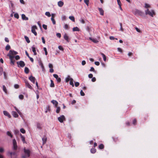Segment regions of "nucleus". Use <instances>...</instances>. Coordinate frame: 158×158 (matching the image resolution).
I'll return each instance as SVG.
<instances>
[{
    "label": "nucleus",
    "mask_w": 158,
    "mask_h": 158,
    "mask_svg": "<svg viewBox=\"0 0 158 158\" xmlns=\"http://www.w3.org/2000/svg\"><path fill=\"white\" fill-rule=\"evenodd\" d=\"M23 151L25 155H22V158H26L29 157L30 156V151L28 149H26L25 148L23 149Z\"/></svg>",
    "instance_id": "1"
},
{
    "label": "nucleus",
    "mask_w": 158,
    "mask_h": 158,
    "mask_svg": "<svg viewBox=\"0 0 158 158\" xmlns=\"http://www.w3.org/2000/svg\"><path fill=\"white\" fill-rule=\"evenodd\" d=\"M145 12L146 15H148L152 17H153V15H155V12L153 10H151V11H150L149 9H147L145 10Z\"/></svg>",
    "instance_id": "2"
},
{
    "label": "nucleus",
    "mask_w": 158,
    "mask_h": 158,
    "mask_svg": "<svg viewBox=\"0 0 158 158\" xmlns=\"http://www.w3.org/2000/svg\"><path fill=\"white\" fill-rule=\"evenodd\" d=\"M134 14L135 15H139L141 16H143L144 15V13L143 12L140 10L138 9H136L134 11Z\"/></svg>",
    "instance_id": "3"
},
{
    "label": "nucleus",
    "mask_w": 158,
    "mask_h": 158,
    "mask_svg": "<svg viewBox=\"0 0 158 158\" xmlns=\"http://www.w3.org/2000/svg\"><path fill=\"white\" fill-rule=\"evenodd\" d=\"M13 143V148L12 149L14 150H16L17 148V142L15 139H14L12 140Z\"/></svg>",
    "instance_id": "4"
},
{
    "label": "nucleus",
    "mask_w": 158,
    "mask_h": 158,
    "mask_svg": "<svg viewBox=\"0 0 158 158\" xmlns=\"http://www.w3.org/2000/svg\"><path fill=\"white\" fill-rule=\"evenodd\" d=\"M37 29V28L36 26H33L31 27V31L35 36H36L37 35V32L35 31V29Z\"/></svg>",
    "instance_id": "5"
},
{
    "label": "nucleus",
    "mask_w": 158,
    "mask_h": 158,
    "mask_svg": "<svg viewBox=\"0 0 158 158\" xmlns=\"http://www.w3.org/2000/svg\"><path fill=\"white\" fill-rule=\"evenodd\" d=\"M58 119L60 123H62L64 120H65V118L64 115H61L58 118Z\"/></svg>",
    "instance_id": "6"
},
{
    "label": "nucleus",
    "mask_w": 158,
    "mask_h": 158,
    "mask_svg": "<svg viewBox=\"0 0 158 158\" xmlns=\"http://www.w3.org/2000/svg\"><path fill=\"white\" fill-rule=\"evenodd\" d=\"M17 63L18 66L22 68L25 65L24 62L22 60L17 62Z\"/></svg>",
    "instance_id": "7"
},
{
    "label": "nucleus",
    "mask_w": 158,
    "mask_h": 158,
    "mask_svg": "<svg viewBox=\"0 0 158 158\" xmlns=\"http://www.w3.org/2000/svg\"><path fill=\"white\" fill-rule=\"evenodd\" d=\"M53 77L56 78L57 82L58 83H60L61 81V78L59 77L58 75L56 74H54L53 75Z\"/></svg>",
    "instance_id": "8"
},
{
    "label": "nucleus",
    "mask_w": 158,
    "mask_h": 158,
    "mask_svg": "<svg viewBox=\"0 0 158 158\" xmlns=\"http://www.w3.org/2000/svg\"><path fill=\"white\" fill-rule=\"evenodd\" d=\"M25 82L26 85V86L29 89H33L31 86L29 84L28 81L26 80L25 81Z\"/></svg>",
    "instance_id": "9"
},
{
    "label": "nucleus",
    "mask_w": 158,
    "mask_h": 158,
    "mask_svg": "<svg viewBox=\"0 0 158 158\" xmlns=\"http://www.w3.org/2000/svg\"><path fill=\"white\" fill-rule=\"evenodd\" d=\"M29 79L33 84L35 83V77H33L32 76H31L29 77Z\"/></svg>",
    "instance_id": "10"
},
{
    "label": "nucleus",
    "mask_w": 158,
    "mask_h": 158,
    "mask_svg": "<svg viewBox=\"0 0 158 158\" xmlns=\"http://www.w3.org/2000/svg\"><path fill=\"white\" fill-rule=\"evenodd\" d=\"M3 114L5 116L8 117L9 118H10L11 116L10 114L6 111L4 110L3 111Z\"/></svg>",
    "instance_id": "11"
},
{
    "label": "nucleus",
    "mask_w": 158,
    "mask_h": 158,
    "mask_svg": "<svg viewBox=\"0 0 158 158\" xmlns=\"http://www.w3.org/2000/svg\"><path fill=\"white\" fill-rule=\"evenodd\" d=\"M51 102L55 105L56 107L57 106L58 102L54 100H52L51 101Z\"/></svg>",
    "instance_id": "12"
},
{
    "label": "nucleus",
    "mask_w": 158,
    "mask_h": 158,
    "mask_svg": "<svg viewBox=\"0 0 158 158\" xmlns=\"http://www.w3.org/2000/svg\"><path fill=\"white\" fill-rule=\"evenodd\" d=\"M39 64L40 65L42 71H43L44 69V68L43 65V64L41 61H39Z\"/></svg>",
    "instance_id": "13"
},
{
    "label": "nucleus",
    "mask_w": 158,
    "mask_h": 158,
    "mask_svg": "<svg viewBox=\"0 0 158 158\" xmlns=\"http://www.w3.org/2000/svg\"><path fill=\"white\" fill-rule=\"evenodd\" d=\"M12 114L13 116L15 118H17L19 115L15 111H12Z\"/></svg>",
    "instance_id": "14"
},
{
    "label": "nucleus",
    "mask_w": 158,
    "mask_h": 158,
    "mask_svg": "<svg viewBox=\"0 0 158 158\" xmlns=\"http://www.w3.org/2000/svg\"><path fill=\"white\" fill-rule=\"evenodd\" d=\"M98 10L100 12V15L102 16L103 15L104 11L103 9L102 8H98Z\"/></svg>",
    "instance_id": "15"
},
{
    "label": "nucleus",
    "mask_w": 158,
    "mask_h": 158,
    "mask_svg": "<svg viewBox=\"0 0 158 158\" xmlns=\"http://www.w3.org/2000/svg\"><path fill=\"white\" fill-rule=\"evenodd\" d=\"M89 39L95 43H97L98 42V41L96 39L92 38L91 37H89Z\"/></svg>",
    "instance_id": "16"
},
{
    "label": "nucleus",
    "mask_w": 158,
    "mask_h": 158,
    "mask_svg": "<svg viewBox=\"0 0 158 158\" xmlns=\"http://www.w3.org/2000/svg\"><path fill=\"white\" fill-rule=\"evenodd\" d=\"M20 136L21 138V139L22 141H23V143H26V142L25 140V137L24 136H23L21 134H20Z\"/></svg>",
    "instance_id": "17"
},
{
    "label": "nucleus",
    "mask_w": 158,
    "mask_h": 158,
    "mask_svg": "<svg viewBox=\"0 0 158 158\" xmlns=\"http://www.w3.org/2000/svg\"><path fill=\"white\" fill-rule=\"evenodd\" d=\"M22 18L23 20H28V17L26 16L25 15L23 14L22 15Z\"/></svg>",
    "instance_id": "18"
},
{
    "label": "nucleus",
    "mask_w": 158,
    "mask_h": 158,
    "mask_svg": "<svg viewBox=\"0 0 158 158\" xmlns=\"http://www.w3.org/2000/svg\"><path fill=\"white\" fill-rule=\"evenodd\" d=\"M64 38L67 42H69V37L67 34H64Z\"/></svg>",
    "instance_id": "19"
},
{
    "label": "nucleus",
    "mask_w": 158,
    "mask_h": 158,
    "mask_svg": "<svg viewBox=\"0 0 158 158\" xmlns=\"http://www.w3.org/2000/svg\"><path fill=\"white\" fill-rule=\"evenodd\" d=\"M10 54H12V55H15L18 54V52L16 51H15L13 50H10L9 52Z\"/></svg>",
    "instance_id": "20"
},
{
    "label": "nucleus",
    "mask_w": 158,
    "mask_h": 158,
    "mask_svg": "<svg viewBox=\"0 0 158 158\" xmlns=\"http://www.w3.org/2000/svg\"><path fill=\"white\" fill-rule=\"evenodd\" d=\"M3 90L5 92V94H8V91L5 85H3Z\"/></svg>",
    "instance_id": "21"
},
{
    "label": "nucleus",
    "mask_w": 158,
    "mask_h": 158,
    "mask_svg": "<svg viewBox=\"0 0 158 158\" xmlns=\"http://www.w3.org/2000/svg\"><path fill=\"white\" fill-rule=\"evenodd\" d=\"M64 3L63 2L61 1H60L58 2V5L60 7H62L64 5Z\"/></svg>",
    "instance_id": "22"
},
{
    "label": "nucleus",
    "mask_w": 158,
    "mask_h": 158,
    "mask_svg": "<svg viewBox=\"0 0 158 158\" xmlns=\"http://www.w3.org/2000/svg\"><path fill=\"white\" fill-rule=\"evenodd\" d=\"M7 56L9 57V58L10 60H13V58H14V56H13L12 54H10V53H9L7 54Z\"/></svg>",
    "instance_id": "23"
},
{
    "label": "nucleus",
    "mask_w": 158,
    "mask_h": 158,
    "mask_svg": "<svg viewBox=\"0 0 158 158\" xmlns=\"http://www.w3.org/2000/svg\"><path fill=\"white\" fill-rule=\"evenodd\" d=\"M71 78L69 75H68L67 77L65 79V81L66 82H68L69 81H70L71 79Z\"/></svg>",
    "instance_id": "24"
},
{
    "label": "nucleus",
    "mask_w": 158,
    "mask_h": 158,
    "mask_svg": "<svg viewBox=\"0 0 158 158\" xmlns=\"http://www.w3.org/2000/svg\"><path fill=\"white\" fill-rule=\"evenodd\" d=\"M100 54L102 56V57L103 58V60L104 61H106V56L103 53H102V52L100 53Z\"/></svg>",
    "instance_id": "25"
},
{
    "label": "nucleus",
    "mask_w": 158,
    "mask_h": 158,
    "mask_svg": "<svg viewBox=\"0 0 158 158\" xmlns=\"http://www.w3.org/2000/svg\"><path fill=\"white\" fill-rule=\"evenodd\" d=\"M24 72L26 74H28L29 72V69L27 67H25L24 68Z\"/></svg>",
    "instance_id": "26"
},
{
    "label": "nucleus",
    "mask_w": 158,
    "mask_h": 158,
    "mask_svg": "<svg viewBox=\"0 0 158 158\" xmlns=\"http://www.w3.org/2000/svg\"><path fill=\"white\" fill-rule=\"evenodd\" d=\"M104 145L102 143L100 144L98 146V148L100 149H103L104 148Z\"/></svg>",
    "instance_id": "27"
},
{
    "label": "nucleus",
    "mask_w": 158,
    "mask_h": 158,
    "mask_svg": "<svg viewBox=\"0 0 158 158\" xmlns=\"http://www.w3.org/2000/svg\"><path fill=\"white\" fill-rule=\"evenodd\" d=\"M73 31H80L79 29L77 27H73Z\"/></svg>",
    "instance_id": "28"
},
{
    "label": "nucleus",
    "mask_w": 158,
    "mask_h": 158,
    "mask_svg": "<svg viewBox=\"0 0 158 158\" xmlns=\"http://www.w3.org/2000/svg\"><path fill=\"white\" fill-rule=\"evenodd\" d=\"M8 154H10L11 157H12L13 156H15L16 155V153L15 152H8Z\"/></svg>",
    "instance_id": "29"
},
{
    "label": "nucleus",
    "mask_w": 158,
    "mask_h": 158,
    "mask_svg": "<svg viewBox=\"0 0 158 158\" xmlns=\"http://www.w3.org/2000/svg\"><path fill=\"white\" fill-rule=\"evenodd\" d=\"M6 134L8 136L10 137V138H12L13 137V135L11 134L10 132L9 131H7L6 132Z\"/></svg>",
    "instance_id": "30"
},
{
    "label": "nucleus",
    "mask_w": 158,
    "mask_h": 158,
    "mask_svg": "<svg viewBox=\"0 0 158 158\" xmlns=\"http://www.w3.org/2000/svg\"><path fill=\"white\" fill-rule=\"evenodd\" d=\"M50 87H55V85L53 80H51V84H50Z\"/></svg>",
    "instance_id": "31"
},
{
    "label": "nucleus",
    "mask_w": 158,
    "mask_h": 158,
    "mask_svg": "<svg viewBox=\"0 0 158 158\" xmlns=\"http://www.w3.org/2000/svg\"><path fill=\"white\" fill-rule=\"evenodd\" d=\"M96 150L95 148H92L90 150V152L92 153H94L96 152Z\"/></svg>",
    "instance_id": "32"
},
{
    "label": "nucleus",
    "mask_w": 158,
    "mask_h": 158,
    "mask_svg": "<svg viewBox=\"0 0 158 158\" xmlns=\"http://www.w3.org/2000/svg\"><path fill=\"white\" fill-rule=\"evenodd\" d=\"M42 140L43 141V144H44V143H46V142L47 141V138L46 137H44L42 138Z\"/></svg>",
    "instance_id": "33"
},
{
    "label": "nucleus",
    "mask_w": 158,
    "mask_h": 158,
    "mask_svg": "<svg viewBox=\"0 0 158 158\" xmlns=\"http://www.w3.org/2000/svg\"><path fill=\"white\" fill-rule=\"evenodd\" d=\"M24 38H25L26 41L28 43H29L30 42V40H29V39L28 37H27L26 36H25Z\"/></svg>",
    "instance_id": "34"
},
{
    "label": "nucleus",
    "mask_w": 158,
    "mask_h": 158,
    "mask_svg": "<svg viewBox=\"0 0 158 158\" xmlns=\"http://www.w3.org/2000/svg\"><path fill=\"white\" fill-rule=\"evenodd\" d=\"M37 128L39 129H41V125L39 123H37Z\"/></svg>",
    "instance_id": "35"
},
{
    "label": "nucleus",
    "mask_w": 158,
    "mask_h": 158,
    "mask_svg": "<svg viewBox=\"0 0 158 158\" xmlns=\"http://www.w3.org/2000/svg\"><path fill=\"white\" fill-rule=\"evenodd\" d=\"M70 84L72 86V87L74 86V85L73 83V78H71V80L70 81Z\"/></svg>",
    "instance_id": "36"
},
{
    "label": "nucleus",
    "mask_w": 158,
    "mask_h": 158,
    "mask_svg": "<svg viewBox=\"0 0 158 158\" xmlns=\"http://www.w3.org/2000/svg\"><path fill=\"white\" fill-rule=\"evenodd\" d=\"M14 134H15V135H18L19 134V131L18 130H14Z\"/></svg>",
    "instance_id": "37"
},
{
    "label": "nucleus",
    "mask_w": 158,
    "mask_h": 158,
    "mask_svg": "<svg viewBox=\"0 0 158 158\" xmlns=\"http://www.w3.org/2000/svg\"><path fill=\"white\" fill-rule=\"evenodd\" d=\"M69 19L73 22H75L74 17L73 16H70L69 17Z\"/></svg>",
    "instance_id": "38"
},
{
    "label": "nucleus",
    "mask_w": 158,
    "mask_h": 158,
    "mask_svg": "<svg viewBox=\"0 0 158 158\" xmlns=\"http://www.w3.org/2000/svg\"><path fill=\"white\" fill-rule=\"evenodd\" d=\"M20 131L23 134H24L26 132L25 130L23 128H21L20 129Z\"/></svg>",
    "instance_id": "39"
},
{
    "label": "nucleus",
    "mask_w": 158,
    "mask_h": 158,
    "mask_svg": "<svg viewBox=\"0 0 158 158\" xmlns=\"http://www.w3.org/2000/svg\"><path fill=\"white\" fill-rule=\"evenodd\" d=\"M60 107H58L56 109V112L57 113H59L60 112Z\"/></svg>",
    "instance_id": "40"
},
{
    "label": "nucleus",
    "mask_w": 158,
    "mask_h": 158,
    "mask_svg": "<svg viewBox=\"0 0 158 158\" xmlns=\"http://www.w3.org/2000/svg\"><path fill=\"white\" fill-rule=\"evenodd\" d=\"M84 2L86 4L87 6H88L89 3V0H84Z\"/></svg>",
    "instance_id": "41"
},
{
    "label": "nucleus",
    "mask_w": 158,
    "mask_h": 158,
    "mask_svg": "<svg viewBox=\"0 0 158 158\" xmlns=\"http://www.w3.org/2000/svg\"><path fill=\"white\" fill-rule=\"evenodd\" d=\"M119 24L120 26V29L119 30L121 31H123L124 30L123 29V28L122 27V24L121 23H120Z\"/></svg>",
    "instance_id": "42"
},
{
    "label": "nucleus",
    "mask_w": 158,
    "mask_h": 158,
    "mask_svg": "<svg viewBox=\"0 0 158 158\" xmlns=\"http://www.w3.org/2000/svg\"><path fill=\"white\" fill-rule=\"evenodd\" d=\"M14 16L15 18L17 19H18L19 18V14L18 13L15 14L14 15Z\"/></svg>",
    "instance_id": "43"
},
{
    "label": "nucleus",
    "mask_w": 158,
    "mask_h": 158,
    "mask_svg": "<svg viewBox=\"0 0 158 158\" xmlns=\"http://www.w3.org/2000/svg\"><path fill=\"white\" fill-rule=\"evenodd\" d=\"M86 29L87 31L89 32L90 33L91 31V28L87 26L86 27Z\"/></svg>",
    "instance_id": "44"
},
{
    "label": "nucleus",
    "mask_w": 158,
    "mask_h": 158,
    "mask_svg": "<svg viewBox=\"0 0 158 158\" xmlns=\"http://www.w3.org/2000/svg\"><path fill=\"white\" fill-rule=\"evenodd\" d=\"M90 71H93L95 73H96V71L95 70L94 68L93 67H91L89 70Z\"/></svg>",
    "instance_id": "45"
},
{
    "label": "nucleus",
    "mask_w": 158,
    "mask_h": 158,
    "mask_svg": "<svg viewBox=\"0 0 158 158\" xmlns=\"http://www.w3.org/2000/svg\"><path fill=\"white\" fill-rule=\"evenodd\" d=\"M45 15L49 17H50L51 16L50 13L49 12H46L45 13Z\"/></svg>",
    "instance_id": "46"
},
{
    "label": "nucleus",
    "mask_w": 158,
    "mask_h": 158,
    "mask_svg": "<svg viewBox=\"0 0 158 158\" xmlns=\"http://www.w3.org/2000/svg\"><path fill=\"white\" fill-rule=\"evenodd\" d=\"M79 85V83L78 82H75V85L76 87H77Z\"/></svg>",
    "instance_id": "47"
},
{
    "label": "nucleus",
    "mask_w": 158,
    "mask_h": 158,
    "mask_svg": "<svg viewBox=\"0 0 158 158\" xmlns=\"http://www.w3.org/2000/svg\"><path fill=\"white\" fill-rule=\"evenodd\" d=\"M80 95L81 96H84L85 95L84 93L82 90H81L80 91Z\"/></svg>",
    "instance_id": "48"
},
{
    "label": "nucleus",
    "mask_w": 158,
    "mask_h": 158,
    "mask_svg": "<svg viewBox=\"0 0 158 158\" xmlns=\"http://www.w3.org/2000/svg\"><path fill=\"white\" fill-rule=\"evenodd\" d=\"M51 20L52 21V22L53 24H56V21L55 20V19L54 18H51Z\"/></svg>",
    "instance_id": "49"
},
{
    "label": "nucleus",
    "mask_w": 158,
    "mask_h": 158,
    "mask_svg": "<svg viewBox=\"0 0 158 158\" xmlns=\"http://www.w3.org/2000/svg\"><path fill=\"white\" fill-rule=\"evenodd\" d=\"M14 57L16 60H18L20 58L19 56V55H16L15 56H14Z\"/></svg>",
    "instance_id": "50"
},
{
    "label": "nucleus",
    "mask_w": 158,
    "mask_h": 158,
    "mask_svg": "<svg viewBox=\"0 0 158 158\" xmlns=\"http://www.w3.org/2000/svg\"><path fill=\"white\" fill-rule=\"evenodd\" d=\"M136 120L135 118L133 119V124L134 125H135L136 124Z\"/></svg>",
    "instance_id": "51"
},
{
    "label": "nucleus",
    "mask_w": 158,
    "mask_h": 158,
    "mask_svg": "<svg viewBox=\"0 0 158 158\" xmlns=\"http://www.w3.org/2000/svg\"><path fill=\"white\" fill-rule=\"evenodd\" d=\"M19 98L20 99H22V100L24 98V96L22 94H20V95H19Z\"/></svg>",
    "instance_id": "52"
},
{
    "label": "nucleus",
    "mask_w": 158,
    "mask_h": 158,
    "mask_svg": "<svg viewBox=\"0 0 158 158\" xmlns=\"http://www.w3.org/2000/svg\"><path fill=\"white\" fill-rule=\"evenodd\" d=\"M135 29L136 30V31H137L138 32H139V33L141 32V30H140L138 27H135Z\"/></svg>",
    "instance_id": "53"
},
{
    "label": "nucleus",
    "mask_w": 158,
    "mask_h": 158,
    "mask_svg": "<svg viewBox=\"0 0 158 158\" xmlns=\"http://www.w3.org/2000/svg\"><path fill=\"white\" fill-rule=\"evenodd\" d=\"M10 64L12 65H14L15 64V60H10Z\"/></svg>",
    "instance_id": "54"
},
{
    "label": "nucleus",
    "mask_w": 158,
    "mask_h": 158,
    "mask_svg": "<svg viewBox=\"0 0 158 158\" xmlns=\"http://www.w3.org/2000/svg\"><path fill=\"white\" fill-rule=\"evenodd\" d=\"M14 87L15 89H17L19 88V86L18 84H15L14 85Z\"/></svg>",
    "instance_id": "55"
},
{
    "label": "nucleus",
    "mask_w": 158,
    "mask_h": 158,
    "mask_svg": "<svg viewBox=\"0 0 158 158\" xmlns=\"http://www.w3.org/2000/svg\"><path fill=\"white\" fill-rule=\"evenodd\" d=\"M145 7L146 8H149L150 7V6L148 4L145 3Z\"/></svg>",
    "instance_id": "56"
},
{
    "label": "nucleus",
    "mask_w": 158,
    "mask_h": 158,
    "mask_svg": "<svg viewBox=\"0 0 158 158\" xmlns=\"http://www.w3.org/2000/svg\"><path fill=\"white\" fill-rule=\"evenodd\" d=\"M110 40H114V39H116V40H117L118 39L117 38H115L113 36H110Z\"/></svg>",
    "instance_id": "57"
},
{
    "label": "nucleus",
    "mask_w": 158,
    "mask_h": 158,
    "mask_svg": "<svg viewBox=\"0 0 158 158\" xmlns=\"http://www.w3.org/2000/svg\"><path fill=\"white\" fill-rule=\"evenodd\" d=\"M3 75L4 76V78L5 79L7 78L6 74L5 72H3Z\"/></svg>",
    "instance_id": "58"
},
{
    "label": "nucleus",
    "mask_w": 158,
    "mask_h": 158,
    "mask_svg": "<svg viewBox=\"0 0 158 158\" xmlns=\"http://www.w3.org/2000/svg\"><path fill=\"white\" fill-rule=\"evenodd\" d=\"M117 2L119 6H120V5H121V3L120 0H117Z\"/></svg>",
    "instance_id": "59"
},
{
    "label": "nucleus",
    "mask_w": 158,
    "mask_h": 158,
    "mask_svg": "<svg viewBox=\"0 0 158 158\" xmlns=\"http://www.w3.org/2000/svg\"><path fill=\"white\" fill-rule=\"evenodd\" d=\"M10 46L9 45H7L5 49H10Z\"/></svg>",
    "instance_id": "60"
},
{
    "label": "nucleus",
    "mask_w": 158,
    "mask_h": 158,
    "mask_svg": "<svg viewBox=\"0 0 158 158\" xmlns=\"http://www.w3.org/2000/svg\"><path fill=\"white\" fill-rule=\"evenodd\" d=\"M47 26L45 24L43 25V28L45 30H47Z\"/></svg>",
    "instance_id": "61"
},
{
    "label": "nucleus",
    "mask_w": 158,
    "mask_h": 158,
    "mask_svg": "<svg viewBox=\"0 0 158 158\" xmlns=\"http://www.w3.org/2000/svg\"><path fill=\"white\" fill-rule=\"evenodd\" d=\"M69 26L67 24H65L64 25V28L65 29H67L68 28Z\"/></svg>",
    "instance_id": "62"
},
{
    "label": "nucleus",
    "mask_w": 158,
    "mask_h": 158,
    "mask_svg": "<svg viewBox=\"0 0 158 158\" xmlns=\"http://www.w3.org/2000/svg\"><path fill=\"white\" fill-rule=\"evenodd\" d=\"M94 64H95L97 65V66H98L100 64V63L99 62H98V61H95V62H94Z\"/></svg>",
    "instance_id": "63"
},
{
    "label": "nucleus",
    "mask_w": 158,
    "mask_h": 158,
    "mask_svg": "<svg viewBox=\"0 0 158 158\" xmlns=\"http://www.w3.org/2000/svg\"><path fill=\"white\" fill-rule=\"evenodd\" d=\"M93 75L92 74L90 73L88 75V77L89 78H91L93 77Z\"/></svg>",
    "instance_id": "64"
}]
</instances>
